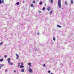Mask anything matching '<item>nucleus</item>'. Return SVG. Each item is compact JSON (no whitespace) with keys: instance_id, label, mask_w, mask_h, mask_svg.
Returning <instances> with one entry per match:
<instances>
[{"instance_id":"nucleus-32","label":"nucleus","mask_w":74,"mask_h":74,"mask_svg":"<svg viewBox=\"0 0 74 74\" xmlns=\"http://www.w3.org/2000/svg\"><path fill=\"white\" fill-rule=\"evenodd\" d=\"M40 34V33H37V34H38H38Z\"/></svg>"},{"instance_id":"nucleus-26","label":"nucleus","mask_w":74,"mask_h":74,"mask_svg":"<svg viewBox=\"0 0 74 74\" xmlns=\"http://www.w3.org/2000/svg\"><path fill=\"white\" fill-rule=\"evenodd\" d=\"M7 55L4 56V57H5V58H7Z\"/></svg>"},{"instance_id":"nucleus-35","label":"nucleus","mask_w":74,"mask_h":74,"mask_svg":"<svg viewBox=\"0 0 74 74\" xmlns=\"http://www.w3.org/2000/svg\"><path fill=\"white\" fill-rule=\"evenodd\" d=\"M39 13H41V11H39Z\"/></svg>"},{"instance_id":"nucleus-9","label":"nucleus","mask_w":74,"mask_h":74,"mask_svg":"<svg viewBox=\"0 0 74 74\" xmlns=\"http://www.w3.org/2000/svg\"><path fill=\"white\" fill-rule=\"evenodd\" d=\"M3 66H4V64H0V68H1Z\"/></svg>"},{"instance_id":"nucleus-30","label":"nucleus","mask_w":74,"mask_h":74,"mask_svg":"<svg viewBox=\"0 0 74 74\" xmlns=\"http://www.w3.org/2000/svg\"><path fill=\"white\" fill-rule=\"evenodd\" d=\"M21 65H23V63L22 62H21Z\"/></svg>"},{"instance_id":"nucleus-21","label":"nucleus","mask_w":74,"mask_h":74,"mask_svg":"<svg viewBox=\"0 0 74 74\" xmlns=\"http://www.w3.org/2000/svg\"><path fill=\"white\" fill-rule=\"evenodd\" d=\"M67 1H65V4H66V5H67Z\"/></svg>"},{"instance_id":"nucleus-3","label":"nucleus","mask_w":74,"mask_h":74,"mask_svg":"<svg viewBox=\"0 0 74 74\" xmlns=\"http://www.w3.org/2000/svg\"><path fill=\"white\" fill-rule=\"evenodd\" d=\"M8 63L10 65V66H12V65L13 64V63L11 62H9Z\"/></svg>"},{"instance_id":"nucleus-25","label":"nucleus","mask_w":74,"mask_h":74,"mask_svg":"<svg viewBox=\"0 0 74 74\" xmlns=\"http://www.w3.org/2000/svg\"><path fill=\"white\" fill-rule=\"evenodd\" d=\"M3 42H1L0 43V45H1L3 44Z\"/></svg>"},{"instance_id":"nucleus-17","label":"nucleus","mask_w":74,"mask_h":74,"mask_svg":"<svg viewBox=\"0 0 74 74\" xmlns=\"http://www.w3.org/2000/svg\"><path fill=\"white\" fill-rule=\"evenodd\" d=\"M20 64H21V63H18V67H19V66H20Z\"/></svg>"},{"instance_id":"nucleus-12","label":"nucleus","mask_w":74,"mask_h":74,"mask_svg":"<svg viewBox=\"0 0 74 74\" xmlns=\"http://www.w3.org/2000/svg\"><path fill=\"white\" fill-rule=\"evenodd\" d=\"M20 68H23L24 67V66L22 65H21L20 66Z\"/></svg>"},{"instance_id":"nucleus-2","label":"nucleus","mask_w":74,"mask_h":74,"mask_svg":"<svg viewBox=\"0 0 74 74\" xmlns=\"http://www.w3.org/2000/svg\"><path fill=\"white\" fill-rule=\"evenodd\" d=\"M28 71L30 73H33V70L31 69H28Z\"/></svg>"},{"instance_id":"nucleus-33","label":"nucleus","mask_w":74,"mask_h":74,"mask_svg":"<svg viewBox=\"0 0 74 74\" xmlns=\"http://www.w3.org/2000/svg\"><path fill=\"white\" fill-rule=\"evenodd\" d=\"M14 73H16V71H14Z\"/></svg>"},{"instance_id":"nucleus-37","label":"nucleus","mask_w":74,"mask_h":74,"mask_svg":"<svg viewBox=\"0 0 74 74\" xmlns=\"http://www.w3.org/2000/svg\"><path fill=\"white\" fill-rule=\"evenodd\" d=\"M51 74H53V73H51Z\"/></svg>"},{"instance_id":"nucleus-27","label":"nucleus","mask_w":74,"mask_h":74,"mask_svg":"<svg viewBox=\"0 0 74 74\" xmlns=\"http://www.w3.org/2000/svg\"><path fill=\"white\" fill-rule=\"evenodd\" d=\"M51 3H53V0H51Z\"/></svg>"},{"instance_id":"nucleus-5","label":"nucleus","mask_w":74,"mask_h":74,"mask_svg":"<svg viewBox=\"0 0 74 74\" xmlns=\"http://www.w3.org/2000/svg\"><path fill=\"white\" fill-rule=\"evenodd\" d=\"M8 62H10V60H11V59L10 58H9L7 59Z\"/></svg>"},{"instance_id":"nucleus-19","label":"nucleus","mask_w":74,"mask_h":74,"mask_svg":"<svg viewBox=\"0 0 74 74\" xmlns=\"http://www.w3.org/2000/svg\"><path fill=\"white\" fill-rule=\"evenodd\" d=\"M42 4V2H40L39 3V4H40V5H41V4Z\"/></svg>"},{"instance_id":"nucleus-16","label":"nucleus","mask_w":74,"mask_h":74,"mask_svg":"<svg viewBox=\"0 0 74 74\" xmlns=\"http://www.w3.org/2000/svg\"><path fill=\"white\" fill-rule=\"evenodd\" d=\"M3 59H0V62H3Z\"/></svg>"},{"instance_id":"nucleus-34","label":"nucleus","mask_w":74,"mask_h":74,"mask_svg":"<svg viewBox=\"0 0 74 74\" xmlns=\"http://www.w3.org/2000/svg\"><path fill=\"white\" fill-rule=\"evenodd\" d=\"M45 6H46V4L45 3Z\"/></svg>"},{"instance_id":"nucleus-11","label":"nucleus","mask_w":74,"mask_h":74,"mask_svg":"<svg viewBox=\"0 0 74 74\" xmlns=\"http://www.w3.org/2000/svg\"><path fill=\"white\" fill-rule=\"evenodd\" d=\"M31 7H34V5L33 4H30Z\"/></svg>"},{"instance_id":"nucleus-1","label":"nucleus","mask_w":74,"mask_h":74,"mask_svg":"<svg viewBox=\"0 0 74 74\" xmlns=\"http://www.w3.org/2000/svg\"><path fill=\"white\" fill-rule=\"evenodd\" d=\"M58 5L59 8H61V7H62V5H61V1L60 0H58Z\"/></svg>"},{"instance_id":"nucleus-28","label":"nucleus","mask_w":74,"mask_h":74,"mask_svg":"<svg viewBox=\"0 0 74 74\" xmlns=\"http://www.w3.org/2000/svg\"><path fill=\"white\" fill-rule=\"evenodd\" d=\"M48 73H51V71H48Z\"/></svg>"},{"instance_id":"nucleus-31","label":"nucleus","mask_w":74,"mask_h":74,"mask_svg":"<svg viewBox=\"0 0 74 74\" xmlns=\"http://www.w3.org/2000/svg\"><path fill=\"white\" fill-rule=\"evenodd\" d=\"M7 69H5V72H7Z\"/></svg>"},{"instance_id":"nucleus-23","label":"nucleus","mask_w":74,"mask_h":74,"mask_svg":"<svg viewBox=\"0 0 74 74\" xmlns=\"http://www.w3.org/2000/svg\"><path fill=\"white\" fill-rule=\"evenodd\" d=\"M55 40H56L55 38V37H53V40H54V41H55Z\"/></svg>"},{"instance_id":"nucleus-15","label":"nucleus","mask_w":74,"mask_h":74,"mask_svg":"<svg viewBox=\"0 0 74 74\" xmlns=\"http://www.w3.org/2000/svg\"><path fill=\"white\" fill-rule=\"evenodd\" d=\"M52 10H51V12L49 13L50 15H51L52 14Z\"/></svg>"},{"instance_id":"nucleus-8","label":"nucleus","mask_w":74,"mask_h":74,"mask_svg":"<svg viewBox=\"0 0 74 74\" xmlns=\"http://www.w3.org/2000/svg\"><path fill=\"white\" fill-rule=\"evenodd\" d=\"M71 3L72 4H73L74 3V2H73V0H71Z\"/></svg>"},{"instance_id":"nucleus-4","label":"nucleus","mask_w":74,"mask_h":74,"mask_svg":"<svg viewBox=\"0 0 74 74\" xmlns=\"http://www.w3.org/2000/svg\"><path fill=\"white\" fill-rule=\"evenodd\" d=\"M28 65H29L30 67H31L32 66V63L30 62H29L27 63Z\"/></svg>"},{"instance_id":"nucleus-22","label":"nucleus","mask_w":74,"mask_h":74,"mask_svg":"<svg viewBox=\"0 0 74 74\" xmlns=\"http://www.w3.org/2000/svg\"><path fill=\"white\" fill-rule=\"evenodd\" d=\"M33 3H34V4H35V3H36V1H33Z\"/></svg>"},{"instance_id":"nucleus-36","label":"nucleus","mask_w":74,"mask_h":74,"mask_svg":"<svg viewBox=\"0 0 74 74\" xmlns=\"http://www.w3.org/2000/svg\"><path fill=\"white\" fill-rule=\"evenodd\" d=\"M29 69H31V68H30V67H29Z\"/></svg>"},{"instance_id":"nucleus-24","label":"nucleus","mask_w":74,"mask_h":74,"mask_svg":"<svg viewBox=\"0 0 74 74\" xmlns=\"http://www.w3.org/2000/svg\"><path fill=\"white\" fill-rule=\"evenodd\" d=\"M2 3V1L1 0H0V4H1Z\"/></svg>"},{"instance_id":"nucleus-14","label":"nucleus","mask_w":74,"mask_h":74,"mask_svg":"<svg viewBox=\"0 0 74 74\" xmlns=\"http://www.w3.org/2000/svg\"><path fill=\"white\" fill-rule=\"evenodd\" d=\"M16 4H17L18 5H19V3L18 2H17L16 3Z\"/></svg>"},{"instance_id":"nucleus-20","label":"nucleus","mask_w":74,"mask_h":74,"mask_svg":"<svg viewBox=\"0 0 74 74\" xmlns=\"http://www.w3.org/2000/svg\"><path fill=\"white\" fill-rule=\"evenodd\" d=\"M42 10H43V11L45 10V7H44L42 8Z\"/></svg>"},{"instance_id":"nucleus-18","label":"nucleus","mask_w":74,"mask_h":74,"mask_svg":"<svg viewBox=\"0 0 74 74\" xmlns=\"http://www.w3.org/2000/svg\"><path fill=\"white\" fill-rule=\"evenodd\" d=\"M21 72H22L23 73V72H24V69H21Z\"/></svg>"},{"instance_id":"nucleus-29","label":"nucleus","mask_w":74,"mask_h":74,"mask_svg":"<svg viewBox=\"0 0 74 74\" xmlns=\"http://www.w3.org/2000/svg\"><path fill=\"white\" fill-rule=\"evenodd\" d=\"M2 3H4V0H2Z\"/></svg>"},{"instance_id":"nucleus-7","label":"nucleus","mask_w":74,"mask_h":74,"mask_svg":"<svg viewBox=\"0 0 74 74\" xmlns=\"http://www.w3.org/2000/svg\"><path fill=\"white\" fill-rule=\"evenodd\" d=\"M16 56L17 57V59H19V56L17 54H16Z\"/></svg>"},{"instance_id":"nucleus-6","label":"nucleus","mask_w":74,"mask_h":74,"mask_svg":"<svg viewBox=\"0 0 74 74\" xmlns=\"http://www.w3.org/2000/svg\"><path fill=\"white\" fill-rule=\"evenodd\" d=\"M47 10H48V11H50V10H51V8H50V7H48L47 8Z\"/></svg>"},{"instance_id":"nucleus-13","label":"nucleus","mask_w":74,"mask_h":74,"mask_svg":"<svg viewBox=\"0 0 74 74\" xmlns=\"http://www.w3.org/2000/svg\"><path fill=\"white\" fill-rule=\"evenodd\" d=\"M45 66H46L45 64H43L42 66L43 67H45Z\"/></svg>"},{"instance_id":"nucleus-10","label":"nucleus","mask_w":74,"mask_h":74,"mask_svg":"<svg viewBox=\"0 0 74 74\" xmlns=\"http://www.w3.org/2000/svg\"><path fill=\"white\" fill-rule=\"evenodd\" d=\"M57 26L58 27H59L60 28V27H62V26H60L59 25H57Z\"/></svg>"}]
</instances>
